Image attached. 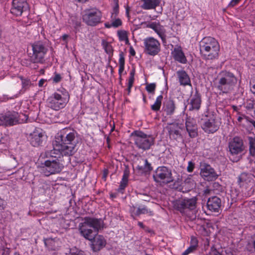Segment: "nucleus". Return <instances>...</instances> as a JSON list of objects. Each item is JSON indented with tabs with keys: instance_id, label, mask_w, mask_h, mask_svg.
Wrapping results in <instances>:
<instances>
[{
	"instance_id": "obj_1",
	"label": "nucleus",
	"mask_w": 255,
	"mask_h": 255,
	"mask_svg": "<svg viewBox=\"0 0 255 255\" xmlns=\"http://www.w3.org/2000/svg\"><path fill=\"white\" fill-rule=\"evenodd\" d=\"M77 134L76 130L69 128H64L57 134L55 140L56 143L54 145L53 148L67 157V162L70 161V156H72L76 151V137Z\"/></svg>"
},
{
	"instance_id": "obj_2",
	"label": "nucleus",
	"mask_w": 255,
	"mask_h": 255,
	"mask_svg": "<svg viewBox=\"0 0 255 255\" xmlns=\"http://www.w3.org/2000/svg\"><path fill=\"white\" fill-rule=\"evenodd\" d=\"M46 156L48 159L42 163V173L46 176L59 173L64 167V156L65 155L53 148L46 153Z\"/></svg>"
},
{
	"instance_id": "obj_3",
	"label": "nucleus",
	"mask_w": 255,
	"mask_h": 255,
	"mask_svg": "<svg viewBox=\"0 0 255 255\" xmlns=\"http://www.w3.org/2000/svg\"><path fill=\"white\" fill-rule=\"evenodd\" d=\"M83 220V222L79 224V230L86 240L91 241L104 228V222L101 218L85 217Z\"/></svg>"
},
{
	"instance_id": "obj_4",
	"label": "nucleus",
	"mask_w": 255,
	"mask_h": 255,
	"mask_svg": "<svg viewBox=\"0 0 255 255\" xmlns=\"http://www.w3.org/2000/svg\"><path fill=\"white\" fill-rule=\"evenodd\" d=\"M200 53L205 60H214L219 57L220 45L214 37H204L199 42Z\"/></svg>"
},
{
	"instance_id": "obj_5",
	"label": "nucleus",
	"mask_w": 255,
	"mask_h": 255,
	"mask_svg": "<svg viewBox=\"0 0 255 255\" xmlns=\"http://www.w3.org/2000/svg\"><path fill=\"white\" fill-rule=\"evenodd\" d=\"M237 78L232 72L222 71L217 78L215 87L222 93L227 94L234 90L237 83Z\"/></svg>"
},
{
	"instance_id": "obj_6",
	"label": "nucleus",
	"mask_w": 255,
	"mask_h": 255,
	"mask_svg": "<svg viewBox=\"0 0 255 255\" xmlns=\"http://www.w3.org/2000/svg\"><path fill=\"white\" fill-rule=\"evenodd\" d=\"M70 99L68 91L64 88L56 90L47 99L48 107L55 111H59L65 107Z\"/></svg>"
},
{
	"instance_id": "obj_7",
	"label": "nucleus",
	"mask_w": 255,
	"mask_h": 255,
	"mask_svg": "<svg viewBox=\"0 0 255 255\" xmlns=\"http://www.w3.org/2000/svg\"><path fill=\"white\" fill-rule=\"evenodd\" d=\"M103 12L96 6L85 8L82 13L83 21L88 26H96L102 22Z\"/></svg>"
},
{
	"instance_id": "obj_8",
	"label": "nucleus",
	"mask_w": 255,
	"mask_h": 255,
	"mask_svg": "<svg viewBox=\"0 0 255 255\" xmlns=\"http://www.w3.org/2000/svg\"><path fill=\"white\" fill-rule=\"evenodd\" d=\"M32 52L28 53L30 61L32 63L42 64L48 51L45 44L41 41H36L31 45Z\"/></svg>"
},
{
	"instance_id": "obj_9",
	"label": "nucleus",
	"mask_w": 255,
	"mask_h": 255,
	"mask_svg": "<svg viewBox=\"0 0 255 255\" xmlns=\"http://www.w3.org/2000/svg\"><path fill=\"white\" fill-rule=\"evenodd\" d=\"M131 135L134 137V141L136 147L145 151L150 149L154 144V138L150 135H147L142 131L135 130Z\"/></svg>"
},
{
	"instance_id": "obj_10",
	"label": "nucleus",
	"mask_w": 255,
	"mask_h": 255,
	"mask_svg": "<svg viewBox=\"0 0 255 255\" xmlns=\"http://www.w3.org/2000/svg\"><path fill=\"white\" fill-rule=\"evenodd\" d=\"M154 181L160 185H165L173 181L170 169L165 166H159L153 175Z\"/></svg>"
},
{
	"instance_id": "obj_11",
	"label": "nucleus",
	"mask_w": 255,
	"mask_h": 255,
	"mask_svg": "<svg viewBox=\"0 0 255 255\" xmlns=\"http://www.w3.org/2000/svg\"><path fill=\"white\" fill-rule=\"evenodd\" d=\"M196 204L197 198L193 197L176 200L173 202V207L182 215H184L186 210H194L196 208Z\"/></svg>"
},
{
	"instance_id": "obj_12",
	"label": "nucleus",
	"mask_w": 255,
	"mask_h": 255,
	"mask_svg": "<svg viewBox=\"0 0 255 255\" xmlns=\"http://www.w3.org/2000/svg\"><path fill=\"white\" fill-rule=\"evenodd\" d=\"M205 119L201 125V128L205 132L210 134L216 132L219 128L220 124L216 119V116L208 114L206 115Z\"/></svg>"
},
{
	"instance_id": "obj_13",
	"label": "nucleus",
	"mask_w": 255,
	"mask_h": 255,
	"mask_svg": "<svg viewBox=\"0 0 255 255\" xmlns=\"http://www.w3.org/2000/svg\"><path fill=\"white\" fill-rule=\"evenodd\" d=\"M19 114L15 111H8L0 115V126L11 127L20 124Z\"/></svg>"
},
{
	"instance_id": "obj_14",
	"label": "nucleus",
	"mask_w": 255,
	"mask_h": 255,
	"mask_svg": "<svg viewBox=\"0 0 255 255\" xmlns=\"http://www.w3.org/2000/svg\"><path fill=\"white\" fill-rule=\"evenodd\" d=\"M144 52L146 54L155 56L160 51V44L157 39L152 37L145 38L144 40Z\"/></svg>"
},
{
	"instance_id": "obj_15",
	"label": "nucleus",
	"mask_w": 255,
	"mask_h": 255,
	"mask_svg": "<svg viewBox=\"0 0 255 255\" xmlns=\"http://www.w3.org/2000/svg\"><path fill=\"white\" fill-rule=\"evenodd\" d=\"M229 151L232 155H237L242 153L244 150L243 139L236 136L231 139L228 143Z\"/></svg>"
},
{
	"instance_id": "obj_16",
	"label": "nucleus",
	"mask_w": 255,
	"mask_h": 255,
	"mask_svg": "<svg viewBox=\"0 0 255 255\" xmlns=\"http://www.w3.org/2000/svg\"><path fill=\"white\" fill-rule=\"evenodd\" d=\"M28 9V4L25 0H13L10 12L13 15L19 16Z\"/></svg>"
},
{
	"instance_id": "obj_17",
	"label": "nucleus",
	"mask_w": 255,
	"mask_h": 255,
	"mask_svg": "<svg viewBox=\"0 0 255 255\" xmlns=\"http://www.w3.org/2000/svg\"><path fill=\"white\" fill-rule=\"evenodd\" d=\"M200 174L205 180L208 181H214L218 177L214 169L210 165L206 163L202 165Z\"/></svg>"
},
{
	"instance_id": "obj_18",
	"label": "nucleus",
	"mask_w": 255,
	"mask_h": 255,
	"mask_svg": "<svg viewBox=\"0 0 255 255\" xmlns=\"http://www.w3.org/2000/svg\"><path fill=\"white\" fill-rule=\"evenodd\" d=\"M237 182L241 188L245 189H247L254 185L253 175L246 172H243L239 176Z\"/></svg>"
},
{
	"instance_id": "obj_19",
	"label": "nucleus",
	"mask_w": 255,
	"mask_h": 255,
	"mask_svg": "<svg viewBox=\"0 0 255 255\" xmlns=\"http://www.w3.org/2000/svg\"><path fill=\"white\" fill-rule=\"evenodd\" d=\"M147 27L153 30L161 38L163 44H166V30L159 22H150L147 25Z\"/></svg>"
},
{
	"instance_id": "obj_20",
	"label": "nucleus",
	"mask_w": 255,
	"mask_h": 255,
	"mask_svg": "<svg viewBox=\"0 0 255 255\" xmlns=\"http://www.w3.org/2000/svg\"><path fill=\"white\" fill-rule=\"evenodd\" d=\"M185 126L186 130L191 138H195L198 135L197 125L194 119L190 117L187 118Z\"/></svg>"
},
{
	"instance_id": "obj_21",
	"label": "nucleus",
	"mask_w": 255,
	"mask_h": 255,
	"mask_svg": "<svg viewBox=\"0 0 255 255\" xmlns=\"http://www.w3.org/2000/svg\"><path fill=\"white\" fill-rule=\"evenodd\" d=\"M44 132L42 129L37 128L30 134V143L34 147L40 145L43 141Z\"/></svg>"
},
{
	"instance_id": "obj_22",
	"label": "nucleus",
	"mask_w": 255,
	"mask_h": 255,
	"mask_svg": "<svg viewBox=\"0 0 255 255\" xmlns=\"http://www.w3.org/2000/svg\"><path fill=\"white\" fill-rule=\"evenodd\" d=\"M221 207V200L217 196L209 198L207 202L208 209L212 212L218 213Z\"/></svg>"
},
{
	"instance_id": "obj_23",
	"label": "nucleus",
	"mask_w": 255,
	"mask_h": 255,
	"mask_svg": "<svg viewBox=\"0 0 255 255\" xmlns=\"http://www.w3.org/2000/svg\"><path fill=\"white\" fill-rule=\"evenodd\" d=\"M202 103L201 96L198 91H196L194 94L191 97L189 103V110L198 111L201 108Z\"/></svg>"
},
{
	"instance_id": "obj_24",
	"label": "nucleus",
	"mask_w": 255,
	"mask_h": 255,
	"mask_svg": "<svg viewBox=\"0 0 255 255\" xmlns=\"http://www.w3.org/2000/svg\"><path fill=\"white\" fill-rule=\"evenodd\" d=\"M92 248L94 252L100 251L104 248L107 244V241L105 238L100 235H96L91 240Z\"/></svg>"
},
{
	"instance_id": "obj_25",
	"label": "nucleus",
	"mask_w": 255,
	"mask_h": 255,
	"mask_svg": "<svg viewBox=\"0 0 255 255\" xmlns=\"http://www.w3.org/2000/svg\"><path fill=\"white\" fill-rule=\"evenodd\" d=\"M177 76L180 85L182 86H192L191 80L187 73L183 70H178L176 72Z\"/></svg>"
},
{
	"instance_id": "obj_26",
	"label": "nucleus",
	"mask_w": 255,
	"mask_h": 255,
	"mask_svg": "<svg viewBox=\"0 0 255 255\" xmlns=\"http://www.w3.org/2000/svg\"><path fill=\"white\" fill-rule=\"evenodd\" d=\"M167 128L171 138L177 140L181 137L180 133L181 128L178 124L172 123L170 124L167 127Z\"/></svg>"
},
{
	"instance_id": "obj_27",
	"label": "nucleus",
	"mask_w": 255,
	"mask_h": 255,
	"mask_svg": "<svg viewBox=\"0 0 255 255\" xmlns=\"http://www.w3.org/2000/svg\"><path fill=\"white\" fill-rule=\"evenodd\" d=\"M176 110L175 102L172 99L166 100L163 103L162 110L165 113L166 116H172Z\"/></svg>"
},
{
	"instance_id": "obj_28",
	"label": "nucleus",
	"mask_w": 255,
	"mask_h": 255,
	"mask_svg": "<svg viewBox=\"0 0 255 255\" xmlns=\"http://www.w3.org/2000/svg\"><path fill=\"white\" fill-rule=\"evenodd\" d=\"M129 176V170L128 168H126L124 171L122 178L120 183V186L117 190L118 192L122 194L125 193V189L128 185Z\"/></svg>"
},
{
	"instance_id": "obj_29",
	"label": "nucleus",
	"mask_w": 255,
	"mask_h": 255,
	"mask_svg": "<svg viewBox=\"0 0 255 255\" xmlns=\"http://www.w3.org/2000/svg\"><path fill=\"white\" fill-rule=\"evenodd\" d=\"M173 58L176 61L185 64L187 62V59L183 52L181 47L175 48L172 52Z\"/></svg>"
},
{
	"instance_id": "obj_30",
	"label": "nucleus",
	"mask_w": 255,
	"mask_h": 255,
	"mask_svg": "<svg viewBox=\"0 0 255 255\" xmlns=\"http://www.w3.org/2000/svg\"><path fill=\"white\" fill-rule=\"evenodd\" d=\"M141 7L145 10L155 9L160 3V0H141Z\"/></svg>"
},
{
	"instance_id": "obj_31",
	"label": "nucleus",
	"mask_w": 255,
	"mask_h": 255,
	"mask_svg": "<svg viewBox=\"0 0 255 255\" xmlns=\"http://www.w3.org/2000/svg\"><path fill=\"white\" fill-rule=\"evenodd\" d=\"M144 164L143 165H137L136 169L138 172L140 174L147 173L150 172L152 170V167L148 160L145 159L144 160Z\"/></svg>"
},
{
	"instance_id": "obj_32",
	"label": "nucleus",
	"mask_w": 255,
	"mask_h": 255,
	"mask_svg": "<svg viewBox=\"0 0 255 255\" xmlns=\"http://www.w3.org/2000/svg\"><path fill=\"white\" fill-rule=\"evenodd\" d=\"M247 138L250 155L255 157V136H248Z\"/></svg>"
},
{
	"instance_id": "obj_33",
	"label": "nucleus",
	"mask_w": 255,
	"mask_h": 255,
	"mask_svg": "<svg viewBox=\"0 0 255 255\" xmlns=\"http://www.w3.org/2000/svg\"><path fill=\"white\" fill-rule=\"evenodd\" d=\"M141 214H148L149 216L153 215V212L148 209L145 205L139 206L136 210V216H139Z\"/></svg>"
},
{
	"instance_id": "obj_34",
	"label": "nucleus",
	"mask_w": 255,
	"mask_h": 255,
	"mask_svg": "<svg viewBox=\"0 0 255 255\" xmlns=\"http://www.w3.org/2000/svg\"><path fill=\"white\" fill-rule=\"evenodd\" d=\"M162 100L163 95L162 94L157 96L154 103L151 106V109L154 112L159 111L161 106Z\"/></svg>"
},
{
	"instance_id": "obj_35",
	"label": "nucleus",
	"mask_w": 255,
	"mask_h": 255,
	"mask_svg": "<svg viewBox=\"0 0 255 255\" xmlns=\"http://www.w3.org/2000/svg\"><path fill=\"white\" fill-rule=\"evenodd\" d=\"M69 20L71 21L70 22L74 26L75 30L76 31L79 30V28L81 25V21L80 18H79L76 15H72L70 17Z\"/></svg>"
},
{
	"instance_id": "obj_36",
	"label": "nucleus",
	"mask_w": 255,
	"mask_h": 255,
	"mask_svg": "<svg viewBox=\"0 0 255 255\" xmlns=\"http://www.w3.org/2000/svg\"><path fill=\"white\" fill-rule=\"evenodd\" d=\"M246 248L250 253H255V234L252 235L249 239Z\"/></svg>"
},
{
	"instance_id": "obj_37",
	"label": "nucleus",
	"mask_w": 255,
	"mask_h": 255,
	"mask_svg": "<svg viewBox=\"0 0 255 255\" xmlns=\"http://www.w3.org/2000/svg\"><path fill=\"white\" fill-rule=\"evenodd\" d=\"M184 184L185 185H186L188 187V189L186 191H190L191 189L193 188L195 185L194 181L192 178V176L191 175H189L187 178H186L184 182ZM183 192H184V191H183Z\"/></svg>"
},
{
	"instance_id": "obj_38",
	"label": "nucleus",
	"mask_w": 255,
	"mask_h": 255,
	"mask_svg": "<svg viewBox=\"0 0 255 255\" xmlns=\"http://www.w3.org/2000/svg\"><path fill=\"white\" fill-rule=\"evenodd\" d=\"M118 35L120 41H126V44L129 42L127 32L125 30H119Z\"/></svg>"
},
{
	"instance_id": "obj_39",
	"label": "nucleus",
	"mask_w": 255,
	"mask_h": 255,
	"mask_svg": "<svg viewBox=\"0 0 255 255\" xmlns=\"http://www.w3.org/2000/svg\"><path fill=\"white\" fill-rule=\"evenodd\" d=\"M245 107L248 110H255V100L254 99H248L245 104Z\"/></svg>"
},
{
	"instance_id": "obj_40",
	"label": "nucleus",
	"mask_w": 255,
	"mask_h": 255,
	"mask_svg": "<svg viewBox=\"0 0 255 255\" xmlns=\"http://www.w3.org/2000/svg\"><path fill=\"white\" fill-rule=\"evenodd\" d=\"M134 75L135 70L133 69L130 71L129 77L128 80V88H129V89H131L133 86L134 81Z\"/></svg>"
},
{
	"instance_id": "obj_41",
	"label": "nucleus",
	"mask_w": 255,
	"mask_h": 255,
	"mask_svg": "<svg viewBox=\"0 0 255 255\" xmlns=\"http://www.w3.org/2000/svg\"><path fill=\"white\" fill-rule=\"evenodd\" d=\"M20 79L21 80V83H22V88L23 89H24V90H26V89H28L31 85V81L28 79H25L23 77H20Z\"/></svg>"
},
{
	"instance_id": "obj_42",
	"label": "nucleus",
	"mask_w": 255,
	"mask_h": 255,
	"mask_svg": "<svg viewBox=\"0 0 255 255\" xmlns=\"http://www.w3.org/2000/svg\"><path fill=\"white\" fill-rule=\"evenodd\" d=\"M190 246L194 248L195 250L197 249L198 246V241L196 237L194 236H192L191 237Z\"/></svg>"
},
{
	"instance_id": "obj_43",
	"label": "nucleus",
	"mask_w": 255,
	"mask_h": 255,
	"mask_svg": "<svg viewBox=\"0 0 255 255\" xmlns=\"http://www.w3.org/2000/svg\"><path fill=\"white\" fill-rule=\"evenodd\" d=\"M115 5L113 8V12L112 13V17H116L119 13V2H114Z\"/></svg>"
},
{
	"instance_id": "obj_44",
	"label": "nucleus",
	"mask_w": 255,
	"mask_h": 255,
	"mask_svg": "<svg viewBox=\"0 0 255 255\" xmlns=\"http://www.w3.org/2000/svg\"><path fill=\"white\" fill-rule=\"evenodd\" d=\"M156 88V84L155 83H150L146 85V90L149 93H154Z\"/></svg>"
},
{
	"instance_id": "obj_45",
	"label": "nucleus",
	"mask_w": 255,
	"mask_h": 255,
	"mask_svg": "<svg viewBox=\"0 0 255 255\" xmlns=\"http://www.w3.org/2000/svg\"><path fill=\"white\" fill-rule=\"evenodd\" d=\"M54 83H58L60 82L62 79V77L60 74L54 73V77L52 78Z\"/></svg>"
},
{
	"instance_id": "obj_46",
	"label": "nucleus",
	"mask_w": 255,
	"mask_h": 255,
	"mask_svg": "<svg viewBox=\"0 0 255 255\" xmlns=\"http://www.w3.org/2000/svg\"><path fill=\"white\" fill-rule=\"evenodd\" d=\"M125 55L123 52L121 51L119 53V65H125Z\"/></svg>"
},
{
	"instance_id": "obj_47",
	"label": "nucleus",
	"mask_w": 255,
	"mask_h": 255,
	"mask_svg": "<svg viewBox=\"0 0 255 255\" xmlns=\"http://www.w3.org/2000/svg\"><path fill=\"white\" fill-rule=\"evenodd\" d=\"M122 24V21L120 18L116 19L112 23V26L114 27H115V28L119 27Z\"/></svg>"
},
{
	"instance_id": "obj_48",
	"label": "nucleus",
	"mask_w": 255,
	"mask_h": 255,
	"mask_svg": "<svg viewBox=\"0 0 255 255\" xmlns=\"http://www.w3.org/2000/svg\"><path fill=\"white\" fill-rule=\"evenodd\" d=\"M195 168V163L191 161H190L188 163V166L187 167V171L188 172H192Z\"/></svg>"
},
{
	"instance_id": "obj_49",
	"label": "nucleus",
	"mask_w": 255,
	"mask_h": 255,
	"mask_svg": "<svg viewBox=\"0 0 255 255\" xmlns=\"http://www.w3.org/2000/svg\"><path fill=\"white\" fill-rule=\"evenodd\" d=\"M103 47L105 50V52L107 53H110L112 50V48L111 45L110 44H109L108 42H106V43H104Z\"/></svg>"
},
{
	"instance_id": "obj_50",
	"label": "nucleus",
	"mask_w": 255,
	"mask_h": 255,
	"mask_svg": "<svg viewBox=\"0 0 255 255\" xmlns=\"http://www.w3.org/2000/svg\"><path fill=\"white\" fill-rule=\"evenodd\" d=\"M210 254L211 255H223L221 252H219L217 249H216L214 247H212L211 248Z\"/></svg>"
},
{
	"instance_id": "obj_51",
	"label": "nucleus",
	"mask_w": 255,
	"mask_h": 255,
	"mask_svg": "<svg viewBox=\"0 0 255 255\" xmlns=\"http://www.w3.org/2000/svg\"><path fill=\"white\" fill-rule=\"evenodd\" d=\"M195 250L192 247L189 246L182 254V255H188L189 254L193 253Z\"/></svg>"
},
{
	"instance_id": "obj_52",
	"label": "nucleus",
	"mask_w": 255,
	"mask_h": 255,
	"mask_svg": "<svg viewBox=\"0 0 255 255\" xmlns=\"http://www.w3.org/2000/svg\"><path fill=\"white\" fill-rule=\"evenodd\" d=\"M241 0H232L229 3V6L233 7L237 5Z\"/></svg>"
},
{
	"instance_id": "obj_53",
	"label": "nucleus",
	"mask_w": 255,
	"mask_h": 255,
	"mask_svg": "<svg viewBox=\"0 0 255 255\" xmlns=\"http://www.w3.org/2000/svg\"><path fill=\"white\" fill-rule=\"evenodd\" d=\"M136 208H135V207L134 206H132V207H130V212L131 213V216H136Z\"/></svg>"
},
{
	"instance_id": "obj_54",
	"label": "nucleus",
	"mask_w": 255,
	"mask_h": 255,
	"mask_svg": "<svg viewBox=\"0 0 255 255\" xmlns=\"http://www.w3.org/2000/svg\"><path fill=\"white\" fill-rule=\"evenodd\" d=\"M4 208V200L0 197V210H3Z\"/></svg>"
},
{
	"instance_id": "obj_55",
	"label": "nucleus",
	"mask_w": 255,
	"mask_h": 255,
	"mask_svg": "<svg viewBox=\"0 0 255 255\" xmlns=\"http://www.w3.org/2000/svg\"><path fill=\"white\" fill-rule=\"evenodd\" d=\"M125 69V65H119V75L121 76Z\"/></svg>"
},
{
	"instance_id": "obj_56",
	"label": "nucleus",
	"mask_w": 255,
	"mask_h": 255,
	"mask_svg": "<svg viewBox=\"0 0 255 255\" xmlns=\"http://www.w3.org/2000/svg\"><path fill=\"white\" fill-rule=\"evenodd\" d=\"M129 52L130 54L132 56H134L135 55V51L133 47L131 46L129 47Z\"/></svg>"
},
{
	"instance_id": "obj_57",
	"label": "nucleus",
	"mask_w": 255,
	"mask_h": 255,
	"mask_svg": "<svg viewBox=\"0 0 255 255\" xmlns=\"http://www.w3.org/2000/svg\"><path fill=\"white\" fill-rule=\"evenodd\" d=\"M129 7L128 6H127L126 7V14L127 16L129 19Z\"/></svg>"
},
{
	"instance_id": "obj_58",
	"label": "nucleus",
	"mask_w": 255,
	"mask_h": 255,
	"mask_svg": "<svg viewBox=\"0 0 255 255\" xmlns=\"http://www.w3.org/2000/svg\"><path fill=\"white\" fill-rule=\"evenodd\" d=\"M69 37V35L66 34H64L62 36V40L66 41L67 42V39Z\"/></svg>"
},
{
	"instance_id": "obj_59",
	"label": "nucleus",
	"mask_w": 255,
	"mask_h": 255,
	"mask_svg": "<svg viewBox=\"0 0 255 255\" xmlns=\"http://www.w3.org/2000/svg\"><path fill=\"white\" fill-rule=\"evenodd\" d=\"M108 170H107V169L105 170L104 172L103 173V178H104L105 179H106L107 178V176L108 175Z\"/></svg>"
},
{
	"instance_id": "obj_60",
	"label": "nucleus",
	"mask_w": 255,
	"mask_h": 255,
	"mask_svg": "<svg viewBox=\"0 0 255 255\" xmlns=\"http://www.w3.org/2000/svg\"><path fill=\"white\" fill-rule=\"evenodd\" d=\"M45 82V80L44 79H41L39 80L38 82V85L39 87H42Z\"/></svg>"
},
{
	"instance_id": "obj_61",
	"label": "nucleus",
	"mask_w": 255,
	"mask_h": 255,
	"mask_svg": "<svg viewBox=\"0 0 255 255\" xmlns=\"http://www.w3.org/2000/svg\"><path fill=\"white\" fill-rule=\"evenodd\" d=\"M137 225L141 228L142 229H144V226L143 225V224L141 222H138V223H137Z\"/></svg>"
},
{
	"instance_id": "obj_62",
	"label": "nucleus",
	"mask_w": 255,
	"mask_h": 255,
	"mask_svg": "<svg viewBox=\"0 0 255 255\" xmlns=\"http://www.w3.org/2000/svg\"><path fill=\"white\" fill-rule=\"evenodd\" d=\"M105 26L106 27L108 28H111V27H113L112 25V23L111 24H109L108 23H106L105 24Z\"/></svg>"
},
{
	"instance_id": "obj_63",
	"label": "nucleus",
	"mask_w": 255,
	"mask_h": 255,
	"mask_svg": "<svg viewBox=\"0 0 255 255\" xmlns=\"http://www.w3.org/2000/svg\"><path fill=\"white\" fill-rule=\"evenodd\" d=\"M142 100L144 103H146L147 101L146 96L144 94H142Z\"/></svg>"
},
{
	"instance_id": "obj_64",
	"label": "nucleus",
	"mask_w": 255,
	"mask_h": 255,
	"mask_svg": "<svg viewBox=\"0 0 255 255\" xmlns=\"http://www.w3.org/2000/svg\"><path fill=\"white\" fill-rule=\"evenodd\" d=\"M253 90H251L252 92L255 94V84L252 86Z\"/></svg>"
}]
</instances>
